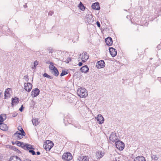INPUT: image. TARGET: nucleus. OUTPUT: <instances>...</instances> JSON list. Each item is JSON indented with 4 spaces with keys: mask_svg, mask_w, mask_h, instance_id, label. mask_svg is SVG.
Segmentation results:
<instances>
[{
    "mask_svg": "<svg viewBox=\"0 0 161 161\" xmlns=\"http://www.w3.org/2000/svg\"><path fill=\"white\" fill-rule=\"evenodd\" d=\"M77 93L81 97H86L87 96V92L84 88H80L77 91Z\"/></svg>",
    "mask_w": 161,
    "mask_h": 161,
    "instance_id": "nucleus-1",
    "label": "nucleus"
},
{
    "mask_svg": "<svg viewBox=\"0 0 161 161\" xmlns=\"http://www.w3.org/2000/svg\"><path fill=\"white\" fill-rule=\"evenodd\" d=\"M53 146V142L49 140L47 141L43 145L44 149L47 151H50Z\"/></svg>",
    "mask_w": 161,
    "mask_h": 161,
    "instance_id": "nucleus-2",
    "label": "nucleus"
},
{
    "mask_svg": "<svg viewBox=\"0 0 161 161\" xmlns=\"http://www.w3.org/2000/svg\"><path fill=\"white\" fill-rule=\"evenodd\" d=\"M89 58V55L86 52H84L80 55L79 58L84 63Z\"/></svg>",
    "mask_w": 161,
    "mask_h": 161,
    "instance_id": "nucleus-3",
    "label": "nucleus"
},
{
    "mask_svg": "<svg viewBox=\"0 0 161 161\" xmlns=\"http://www.w3.org/2000/svg\"><path fill=\"white\" fill-rule=\"evenodd\" d=\"M72 156L71 153H70L67 152L63 154L62 158L65 161H69L72 159Z\"/></svg>",
    "mask_w": 161,
    "mask_h": 161,
    "instance_id": "nucleus-4",
    "label": "nucleus"
},
{
    "mask_svg": "<svg viewBox=\"0 0 161 161\" xmlns=\"http://www.w3.org/2000/svg\"><path fill=\"white\" fill-rule=\"evenodd\" d=\"M115 146L116 148L120 151L123 150L125 147L124 143L120 141H117L116 142Z\"/></svg>",
    "mask_w": 161,
    "mask_h": 161,
    "instance_id": "nucleus-5",
    "label": "nucleus"
},
{
    "mask_svg": "<svg viewBox=\"0 0 161 161\" xmlns=\"http://www.w3.org/2000/svg\"><path fill=\"white\" fill-rule=\"evenodd\" d=\"M20 147L26 150H28L29 149H34L32 146L31 144H24L23 142H22Z\"/></svg>",
    "mask_w": 161,
    "mask_h": 161,
    "instance_id": "nucleus-6",
    "label": "nucleus"
},
{
    "mask_svg": "<svg viewBox=\"0 0 161 161\" xmlns=\"http://www.w3.org/2000/svg\"><path fill=\"white\" fill-rule=\"evenodd\" d=\"M110 140L113 142L117 141L118 137L116 136V133L112 132L110 136Z\"/></svg>",
    "mask_w": 161,
    "mask_h": 161,
    "instance_id": "nucleus-7",
    "label": "nucleus"
},
{
    "mask_svg": "<svg viewBox=\"0 0 161 161\" xmlns=\"http://www.w3.org/2000/svg\"><path fill=\"white\" fill-rule=\"evenodd\" d=\"M25 89L26 91L29 92L31 91L32 87V84L29 82L27 83L26 84H24Z\"/></svg>",
    "mask_w": 161,
    "mask_h": 161,
    "instance_id": "nucleus-8",
    "label": "nucleus"
},
{
    "mask_svg": "<svg viewBox=\"0 0 161 161\" xmlns=\"http://www.w3.org/2000/svg\"><path fill=\"white\" fill-rule=\"evenodd\" d=\"M95 118L97 119V123L99 124H101L103 123L104 121V119L102 115L101 114H98L97 115V117Z\"/></svg>",
    "mask_w": 161,
    "mask_h": 161,
    "instance_id": "nucleus-9",
    "label": "nucleus"
},
{
    "mask_svg": "<svg viewBox=\"0 0 161 161\" xmlns=\"http://www.w3.org/2000/svg\"><path fill=\"white\" fill-rule=\"evenodd\" d=\"M39 92L40 90L38 89H34L32 91L31 96L32 97H36L39 94Z\"/></svg>",
    "mask_w": 161,
    "mask_h": 161,
    "instance_id": "nucleus-10",
    "label": "nucleus"
},
{
    "mask_svg": "<svg viewBox=\"0 0 161 161\" xmlns=\"http://www.w3.org/2000/svg\"><path fill=\"white\" fill-rule=\"evenodd\" d=\"M23 133L17 131L14 134V136L16 137V139L17 140H19L22 138L23 136L25 135V134L23 135Z\"/></svg>",
    "mask_w": 161,
    "mask_h": 161,
    "instance_id": "nucleus-11",
    "label": "nucleus"
},
{
    "mask_svg": "<svg viewBox=\"0 0 161 161\" xmlns=\"http://www.w3.org/2000/svg\"><path fill=\"white\" fill-rule=\"evenodd\" d=\"M76 161H93L92 160H90L89 158H88L86 156L82 157H78Z\"/></svg>",
    "mask_w": 161,
    "mask_h": 161,
    "instance_id": "nucleus-12",
    "label": "nucleus"
},
{
    "mask_svg": "<svg viewBox=\"0 0 161 161\" xmlns=\"http://www.w3.org/2000/svg\"><path fill=\"white\" fill-rule=\"evenodd\" d=\"M109 50L110 53L112 57H114L117 55L116 50L114 48L111 47L109 48Z\"/></svg>",
    "mask_w": 161,
    "mask_h": 161,
    "instance_id": "nucleus-13",
    "label": "nucleus"
},
{
    "mask_svg": "<svg viewBox=\"0 0 161 161\" xmlns=\"http://www.w3.org/2000/svg\"><path fill=\"white\" fill-rule=\"evenodd\" d=\"M105 62L103 60H100L98 61L97 64V66L98 68H103L105 65Z\"/></svg>",
    "mask_w": 161,
    "mask_h": 161,
    "instance_id": "nucleus-14",
    "label": "nucleus"
},
{
    "mask_svg": "<svg viewBox=\"0 0 161 161\" xmlns=\"http://www.w3.org/2000/svg\"><path fill=\"white\" fill-rule=\"evenodd\" d=\"M0 129L3 131H6L8 130V127L3 123H0Z\"/></svg>",
    "mask_w": 161,
    "mask_h": 161,
    "instance_id": "nucleus-15",
    "label": "nucleus"
},
{
    "mask_svg": "<svg viewBox=\"0 0 161 161\" xmlns=\"http://www.w3.org/2000/svg\"><path fill=\"white\" fill-rule=\"evenodd\" d=\"M85 20L89 24L92 23L94 21L91 15H88L85 18Z\"/></svg>",
    "mask_w": 161,
    "mask_h": 161,
    "instance_id": "nucleus-16",
    "label": "nucleus"
},
{
    "mask_svg": "<svg viewBox=\"0 0 161 161\" xmlns=\"http://www.w3.org/2000/svg\"><path fill=\"white\" fill-rule=\"evenodd\" d=\"M105 42L106 44L108 46H110L113 43L112 38L110 37H108L105 39Z\"/></svg>",
    "mask_w": 161,
    "mask_h": 161,
    "instance_id": "nucleus-17",
    "label": "nucleus"
},
{
    "mask_svg": "<svg viewBox=\"0 0 161 161\" xmlns=\"http://www.w3.org/2000/svg\"><path fill=\"white\" fill-rule=\"evenodd\" d=\"M9 161H21V159L17 156H12L10 157Z\"/></svg>",
    "mask_w": 161,
    "mask_h": 161,
    "instance_id": "nucleus-18",
    "label": "nucleus"
},
{
    "mask_svg": "<svg viewBox=\"0 0 161 161\" xmlns=\"http://www.w3.org/2000/svg\"><path fill=\"white\" fill-rule=\"evenodd\" d=\"M104 155V153L101 151H98L96 153V158H101Z\"/></svg>",
    "mask_w": 161,
    "mask_h": 161,
    "instance_id": "nucleus-19",
    "label": "nucleus"
},
{
    "mask_svg": "<svg viewBox=\"0 0 161 161\" xmlns=\"http://www.w3.org/2000/svg\"><path fill=\"white\" fill-rule=\"evenodd\" d=\"M92 8L95 10H99L100 9L99 4L98 3H93L92 6Z\"/></svg>",
    "mask_w": 161,
    "mask_h": 161,
    "instance_id": "nucleus-20",
    "label": "nucleus"
},
{
    "mask_svg": "<svg viewBox=\"0 0 161 161\" xmlns=\"http://www.w3.org/2000/svg\"><path fill=\"white\" fill-rule=\"evenodd\" d=\"M89 69L87 65H85L80 68L81 72L84 73H87L89 71Z\"/></svg>",
    "mask_w": 161,
    "mask_h": 161,
    "instance_id": "nucleus-21",
    "label": "nucleus"
},
{
    "mask_svg": "<svg viewBox=\"0 0 161 161\" xmlns=\"http://www.w3.org/2000/svg\"><path fill=\"white\" fill-rule=\"evenodd\" d=\"M134 161H146V159L142 156H138L134 158Z\"/></svg>",
    "mask_w": 161,
    "mask_h": 161,
    "instance_id": "nucleus-22",
    "label": "nucleus"
},
{
    "mask_svg": "<svg viewBox=\"0 0 161 161\" xmlns=\"http://www.w3.org/2000/svg\"><path fill=\"white\" fill-rule=\"evenodd\" d=\"M12 105H15L17 104L19 101V99L16 97H15L14 98H12Z\"/></svg>",
    "mask_w": 161,
    "mask_h": 161,
    "instance_id": "nucleus-23",
    "label": "nucleus"
},
{
    "mask_svg": "<svg viewBox=\"0 0 161 161\" xmlns=\"http://www.w3.org/2000/svg\"><path fill=\"white\" fill-rule=\"evenodd\" d=\"M32 122L33 124L35 126L38 125L40 123L38 119L36 118H33L32 120Z\"/></svg>",
    "mask_w": 161,
    "mask_h": 161,
    "instance_id": "nucleus-24",
    "label": "nucleus"
},
{
    "mask_svg": "<svg viewBox=\"0 0 161 161\" xmlns=\"http://www.w3.org/2000/svg\"><path fill=\"white\" fill-rule=\"evenodd\" d=\"M6 116L5 114H1L0 115V123H3L6 119Z\"/></svg>",
    "mask_w": 161,
    "mask_h": 161,
    "instance_id": "nucleus-25",
    "label": "nucleus"
},
{
    "mask_svg": "<svg viewBox=\"0 0 161 161\" xmlns=\"http://www.w3.org/2000/svg\"><path fill=\"white\" fill-rule=\"evenodd\" d=\"M64 123L66 125H67L69 124H71V123L70 119L67 117H65L64 118Z\"/></svg>",
    "mask_w": 161,
    "mask_h": 161,
    "instance_id": "nucleus-26",
    "label": "nucleus"
},
{
    "mask_svg": "<svg viewBox=\"0 0 161 161\" xmlns=\"http://www.w3.org/2000/svg\"><path fill=\"white\" fill-rule=\"evenodd\" d=\"M52 73H53V74L54 75L56 76H58L59 75V73L58 70L56 68H55V69H54L52 70Z\"/></svg>",
    "mask_w": 161,
    "mask_h": 161,
    "instance_id": "nucleus-27",
    "label": "nucleus"
},
{
    "mask_svg": "<svg viewBox=\"0 0 161 161\" xmlns=\"http://www.w3.org/2000/svg\"><path fill=\"white\" fill-rule=\"evenodd\" d=\"M151 158L153 160H154L155 161H157L158 159V157L156 155H151Z\"/></svg>",
    "mask_w": 161,
    "mask_h": 161,
    "instance_id": "nucleus-28",
    "label": "nucleus"
},
{
    "mask_svg": "<svg viewBox=\"0 0 161 161\" xmlns=\"http://www.w3.org/2000/svg\"><path fill=\"white\" fill-rule=\"evenodd\" d=\"M18 129L20 131V132H21L20 133H22L23 134V135H24V134H25L24 131V130L23 128L21 126H19L18 127Z\"/></svg>",
    "mask_w": 161,
    "mask_h": 161,
    "instance_id": "nucleus-29",
    "label": "nucleus"
},
{
    "mask_svg": "<svg viewBox=\"0 0 161 161\" xmlns=\"http://www.w3.org/2000/svg\"><path fill=\"white\" fill-rule=\"evenodd\" d=\"M43 76L44 77L47 78L49 79H52L53 77V76H51L48 75L47 73H45L43 75Z\"/></svg>",
    "mask_w": 161,
    "mask_h": 161,
    "instance_id": "nucleus-30",
    "label": "nucleus"
},
{
    "mask_svg": "<svg viewBox=\"0 0 161 161\" xmlns=\"http://www.w3.org/2000/svg\"><path fill=\"white\" fill-rule=\"evenodd\" d=\"M50 65L49 66V69L50 70H53L56 67L53 65L52 63L51 62Z\"/></svg>",
    "mask_w": 161,
    "mask_h": 161,
    "instance_id": "nucleus-31",
    "label": "nucleus"
},
{
    "mask_svg": "<svg viewBox=\"0 0 161 161\" xmlns=\"http://www.w3.org/2000/svg\"><path fill=\"white\" fill-rule=\"evenodd\" d=\"M79 7L81 10H83L85 9V7L83 5V4L81 3V2L80 3L79 5Z\"/></svg>",
    "mask_w": 161,
    "mask_h": 161,
    "instance_id": "nucleus-32",
    "label": "nucleus"
},
{
    "mask_svg": "<svg viewBox=\"0 0 161 161\" xmlns=\"http://www.w3.org/2000/svg\"><path fill=\"white\" fill-rule=\"evenodd\" d=\"M67 74L68 73L67 71H65V70H63L60 74V76H62Z\"/></svg>",
    "mask_w": 161,
    "mask_h": 161,
    "instance_id": "nucleus-33",
    "label": "nucleus"
},
{
    "mask_svg": "<svg viewBox=\"0 0 161 161\" xmlns=\"http://www.w3.org/2000/svg\"><path fill=\"white\" fill-rule=\"evenodd\" d=\"M38 64V62L36 60L34 61V67H32V69H35L36 66Z\"/></svg>",
    "mask_w": 161,
    "mask_h": 161,
    "instance_id": "nucleus-34",
    "label": "nucleus"
},
{
    "mask_svg": "<svg viewBox=\"0 0 161 161\" xmlns=\"http://www.w3.org/2000/svg\"><path fill=\"white\" fill-rule=\"evenodd\" d=\"M32 149H29V152L32 153L33 155H34L36 154L35 152L33 150H31Z\"/></svg>",
    "mask_w": 161,
    "mask_h": 161,
    "instance_id": "nucleus-35",
    "label": "nucleus"
},
{
    "mask_svg": "<svg viewBox=\"0 0 161 161\" xmlns=\"http://www.w3.org/2000/svg\"><path fill=\"white\" fill-rule=\"evenodd\" d=\"M10 89L8 88L6 89L4 93H7L8 95H10V94L9 92Z\"/></svg>",
    "mask_w": 161,
    "mask_h": 161,
    "instance_id": "nucleus-36",
    "label": "nucleus"
},
{
    "mask_svg": "<svg viewBox=\"0 0 161 161\" xmlns=\"http://www.w3.org/2000/svg\"><path fill=\"white\" fill-rule=\"evenodd\" d=\"M24 79L26 80V81H28L29 80V78L28 76V75H25L24 76Z\"/></svg>",
    "mask_w": 161,
    "mask_h": 161,
    "instance_id": "nucleus-37",
    "label": "nucleus"
},
{
    "mask_svg": "<svg viewBox=\"0 0 161 161\" xmlns=\"http://www.w3.org/2000/svg\"><path fill=\"white\" fill-rule=\"evenodd\" d=\"M22 142H20L18 141H16V143L17 144V145L19 147H20L21 144Z\"/></svg>",
    "mask_w": 161,
    "mask_h": 161,
    "instance_id": "nucleus-38",
    "label": "nucleus"
},
{
    "mask_svg": "<svg viewBox=\"0 0 161 161\" xmlns=\"http://www.w3.org/2000/svg\"><path fill=\"white\" fill-rule=\"evenodd\" d=\"M71 61V58L69 57H68L66 60L65 61V62H66V63H68L69 62Z\"/></svg>",
    "mask_w": 161,
    "mask_h": 161,
    "instance_id": "nucleus-39",
    "label": "nucleus"
},
{
    "mask_svg": "<svg viewBox=\"0 0 161 161\" xmlns=\"http://www.w3.org/2000/svg\"><path fill=\"white\" fill-rule=\"evenodd\" d=\"M9 96V95H8L7 93H4V98L8 99V97Z\"/></svg>",
    "mask_w": 161,
    "mask_h": 161,
    "instance_id": "nucleus-40",
    "label": "nucleus"
},
{
    "mask_svg": "<svg viewBox=\"0 0 161 161\" xmlns=\"http://www.w3.org/2000/svg\"><path fill=\"white\" fill-rule=\"evenodd\" d=\"M24 108V107H23V105H22L21 107L19 108V110L20 112H22L23 111V109Z\"/></svg>",
    "mask_w": 161,
    "mask_h": 161,
    "instance_id": "nucleus-41",
    "label": "nucleus"
},
{
    "mask_svg": "<svg viewBox=\"0 0 161 161\" xmlns=\"http://www.w3.org/2000/svg\"><path fill=\"white\" fill-rule=\"evenodd\" d=\"M53 14V11H49L48 13V14L51 16H52Z\"/></svg>",
    "mask_w": 161,
    "mask_h": 161,
    "instance_id": "nucleus-42",
    "label": "nucleus"
},
{
    "mask_svg": "<svg viewBox=\"0 0 161 161\" xmlns=\"http://www.w3.org/2000/svg\"><path fill=\"white\" fill-rule=\"evenodd\" d=\"M97 25L98 27H100L101 25H100V22L99 21H97Z\"/></svg>",
    "mask_w": 161,
    "mask_h": 161,
    "instance_id": "nucleus-43",
    "label": "nucleus"
},
{
    "mask_svg": "<svg viewBox=\"0 0 161 161\" xmlns=\"http://www.w3.org/2000/svg\"><path fill=\"white\" fill-rule=\"evenodd\" d=\"M72 98L73 99V100H71V101L70 100H69V102L72 103L74 101H75L76 100L75 98Z\"/></svg>",
    "mask_w": 161,
    "mask_h": 161,
    "instance_id": "nucleus-44",
    "label": "nucleus"
},
{
    "mask_svg": "<svg viewBox=\"0 0 161 161\" xmlns=\"http://www.w3.org/2000/svg\"><path fill=\"white\" fill-rule=\"evenodd\" d=\"M82 64L83 63L81 62H80L78 64V65L79 66H81L82 65Z\"/></svg>",
    "mask_w": 161,
    "mask_h": 161,
    "instance_id": "nucleus-45",
    "label": "nucleus"
},
{
    "mask_svg": "<svg viewBox=\"0 0 161 161\" xmlns=\"http://www.w3.org/2000/svg\"><path fill=\"white\" fill-rule=\"evenodd\" d=\"M23 161H31V160H30L29 159H26L25 160H24Z\"/></svg>",
    "mask_w": 161,
    "mask_h": 161,
    "instance_id": "nucleus-46",
    "label": "nucleus"
},
{
    "mask_svg": "<svg viewBox=\"0 0 161 161\" xmlns=\"http://www.w3.org/2000/svg\"><path fill=\"white\" fill-rule=\"evenodd\" d=\"M36 154L37 155H39L40 154V153L39 152H36Z\"/></svg>",
    "mask_w": 161,
    "mask_h": 161,
    "instance_id": "nucleus-47",
    "label": "nucleus"
},
{
    "mask_svg": "<svg viewBox=\"0 0 161 161\" xmlns=\"http://www.w3.org/2000/svg\"><path fill=\"white\" fill-rule=\"evenodd\" d=\"M17 114H14L13 115V116L14 117H15L17 116Z\"/></svg>",
    "mask_w": 161,
    "mask_h": 161,
    "instance_id": "nucleus-48",
    "label": "nucleus"
},
{
    "mask_svg": "<svg viewBox=\"0 0 161 161\" xmlns=\"http://www.w3.org/2000/svg\"><path fill=\"white\" fill-rule=\"evenodd\" d=\"M1 95H2V92L0 91V98L2 97Z\"/></svg>",
    "mask_w": 161,
    "mask_h": 161,
    "instance_id": "nucleus-49",
    "label": "nucleus"
},
{
    "mask_svg": "<svg viewBox=\"0 0 161 161\" xmlns=\"http://www.w3.org/2000/svg\"><path fill=\"white\" fill-rule=\"evenodd\" d=\"M24 7H27V6H26V5H24Z\"/></svg>",
    "mask_w": 161,
    "mask_h": 161,
    "instance_id": "nucleus-50",
    "label": "nucleus"
}]
</instances>
